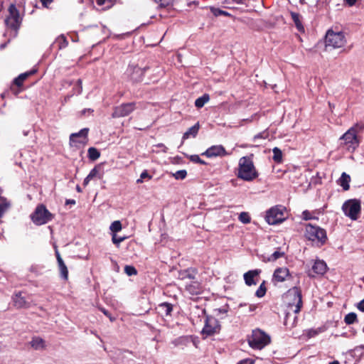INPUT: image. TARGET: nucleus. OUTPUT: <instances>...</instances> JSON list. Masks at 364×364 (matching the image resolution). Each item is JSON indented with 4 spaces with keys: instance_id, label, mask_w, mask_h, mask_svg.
Listing matches in <instances>:
<instances>
[{
    "instance_id": "nucleus-1",
    "label": "nucleus",
    "mask_w": 364,
    "mask_h": 364,
    "mask_svg": "<svg viewBox=\"0 0 364 364\" xmlns=\"http://www.w3.org/2000/svg\"><path fill=\"white\" fill-rule=\"evenodd\" d=\"M237 176L247 181H252L258 176L252 160L247 156L240 159Z\"/></svg>"
},
{
    "instance_id": "nucleus-2",
    "label": "nucleus",
    "mask_w": 364,
    "mask_h": 364,
    "mask_svg": "<svg viewBox=\"0 0 364 364\" xmlns=\"http://www.w3.org/2000/svg\"><path fill=\"white\" fill-rule=\"evenodd\" d=\"M364 129L363 124L357 123L351 127L346 133L341 137L340 140L344 141V145L347 146L348 150L354 151L359 146L360 141L358 137V134Z\"/></svg>"
},
{
    "instance_id": "nucleus-3",
    "label": "nucleus",
    "mask_w": 364,
    "mask_h": 364,
    "mask_svg": "<svg viewBox=\"0 0 364 364\" xmlns=\"http://www.w3.org/2000/svg\"><path fill=\"white\" fill-rule=\"evenodd\" d=\"M284 301L287 306V310L293 313H299L302 306L301 291L298 287L290 289L284 296Z\"/></svg>"
},
{
    "instance_id": "nucleus-4",
    "label": "nucleus",
    "mask_w": 364,
    "mask_h": 364,
    "mask_svg": "<svg viewBox=\"0 0 364 364\" xmlns=\"http://www.w3.org/2000/svg\"><path fill=\"white\" fill-rule=\"evenodd\" d=\"M247 341L252 348L261 350L270 343V337L264 331L255 329L252 331Z\"/></svg>"
},
{
    "instance_id": "nucleus-5",
    "label": "nucleus",
    "mask_w": 364,
    "mask_h": 364,
    "mask_svg": "<svg viewBox=\"0 0 364 364\" xmlns=\"http://www.w3.org/2000/svg\"><path fill=\"white\" fill-rule=\"evenodd\" d=\"M305 235L309 240L315 242L318 246L323 245L327 240L325 230L310 224L306 226Z\"/></svg>"
},
{
    "instance_id": "nucleus-6",
    "label": "nucleus",
    "mask_w": 364,
    "mask_h": 364,
    "mask_svg": "<svg viewBox=\"0 0 364 364\" xmlns=\"http://www.w3.org/2000/svg\"><path fill=\"white\" fill-rule=\"evenodd\" d=\"M31 220L36 225L48 223L53 218V215L43 205H38L31 215Z\"/></svg>"
},
{
    "instance_id": "nucleus-7",
    "label": "nucleus",
    "mask_w": 364,
    "mask_h": 364,
    "mask_svg": "<svg viewBox=\"0 0 364 364\" xmlns=\"http://www.w3.org/2000/svg\"><path fill=\"white\" fill-rule=\"evenodd\" d=\"M325 43L326 48H340L345 46L346 40L343 32L329 30L326 33Z\"/></svg>"
},
{
    "instance_id": "nucleus-8",
    "label": "nucleus",
    "mask_w": 364,
    "mask_h": 364,
    "mask_svg": "<svg viewBox=\"0 0 364 364\" xmlns=\"http://www.w3.org/2000/svg\"><path fill=\"white\" fill-rule=\"evenodd\" d=\"M285 208L282 205L272 207L266 213L265 220L269 225H276L285 220Z\"/></svg>"
},
{
    "instance_id": "nucleus-9",
    "label": "nucleus",
    "mask_w": 364,
    "mask_h": 364,
    "mask_svg": "<svg viewBox=\"0 0 364 364\" xmlns=\"http://www.w3.org/2000/svg\"><path fill=\"white\" fill-rule=\"evenodd\" d=\"M360 202L357 199L348 200L342 205V210L345 215L348 216L353 220H357L360 212Z\"/></svg>"
},
{
    "instance_id": "nucleus-10",
    "label": "nucleus",
    "mask_w": 364,
    "mask_h": 364,
    "mask_svg": "<svg viewBox=\"0 0 364 364\" xmlns=\"http://www.w3.org/2000/svg\"><path fill=\"white\" fill-rule=\"evenodd\" d=\"M6 26L16 31L21 24L19 12L15 5L11 4L9 8V15L5 20Z\"/></svg>"
},
{
    "instance_id": "nucleus-11",
    "label": "nucleus",
    "mask_w": 364,
    "mask_h": 364,
    "mask_svg": "<svg viewBox=\"0 0 364 364\" xmlns=\"http://www.w3.org/2000/svg\"><path fill=\"white\" fill-rule=\"evenodd\" d=\"M220 326L218 321L212 316H207L202 333L208 336L219 332Z\"/></svg>"
},
{
    "instance_id": "nucleus-12",
    "label": "nucleus",
    "mask_w": 364,
    "mask_h": 364,
    "mask_svg": "<svg viewBox=\"0 0 364 364\" xmlns=\"http://www.w3.org/2000/svg\"><path fill=\"white\" fill-rule=\"evenodd\" d=\"M88 129H82L77 133H73L70 136V144L73 146L80 147L85 145L87 141Z\"/></svg>"
},
{
    "instance_id": "nucleus-13",
    "label": "nucleus",
    "mask_w": 364,
    "mask_h": 364,
    "mask_svg": "<svg viewBox=\"0 0 364 364\" xmlns=\"http://www.w3.org/2000/svg\"><path fill=\"white\" fill-rule=\"evenodd\" d=\"M135 109L134 103L129 102L126 104H122L118 107L114 108V110L112 113L113 117H123L127 116L131 112H132Z\"/></svg>"
},
{
    "instance_id": "nucleus-14",
    "label": "nucleus",
    "mask_w": 364,
    "mask_h": 364,
    "mask_svg": "<svg viewBox=\"0 0 364 364\" xmlns=\"http://www.w3.org/2000/svg\"><path fill=\"white\" fill-rule=\"evenodd\" d=\"M227 154V151L222 145L212 146L211 147L208 148L204 153H203V155H205L208 158L223 156Z\"/></svg>"
},
{
    "instance_id": "nucleus-15",
    "label": "nucleus",
    "mask_w": 364,
    "mask_h": 364,
    "mask_svg": "<svg viewBox=\"0 0 364 364\" xmlns=\"http://www.w3.org/2000/svg\"><path fill=\"white\" fill-rule=\"evenodd\" d=\"M327 269V265L323 260H316L312 265L311 270L309 271V275L310 277H315L316 274H323Z\"/></svg>"
},
{
    "instance_id": "nucleus-16",
    "label": "nucleus",
    "mask_w": 364,
    "mask_h": 364,
    "mask_svg": "<svg viewBox=\"0 0 364 364\" xmlns=\"http://www.w3.org/2000/svg\"><path fill=\"white\" fill-rule=\"evenodd\" d=\"M127 73L130 79L134 82H139L142 80L144 70L138 66H129Z\"/></svg>"
},
{
    "instance_id": "nucleus-17",
    "label": "nucleus",
    "mask_w": 364,
    "mask_h": 364,
    "mask_svg": "<svg viewBox=\"0 0 364 364\" xmlns=\"http://www.w3.org/2000/svg\"><path fill=\"white\" fill-rule=\"evenodd\" d=\"M104 173L102 171V168L100 165L96 166L95 168H93L89 174L87 176V177L84 179L83 185L85 186H87L89 182L94 179V178H98L102 179L103 178Z\"/></svg>"
},
{
    "instance_id": "nucleus-18",
    "label": "nucleus",
    "mask_w": 364,
    "mask_h": 364,
    "mask_svg": "<svg viewBox=\"0 0 364 364\" xmlns=\"http://www.w3.org/2000/svg\"><path fill=\"white\" fill-rule=\"evenodd\" d=\"M14 306L18 309L28 308L29 302L22 296L21 291L15 293L12 296Z\"/></svg>"
},
{
    "instance_id": "nucleus-19",
    "label": "nucleus",
    "mask_w": 364,
    "mask_h": 364,
    "mask_svg": "<svg viewBox=\"0 0 364 364\" xmlns=\"http://www.w3.org/2000/svg\"><path fill=\"white\" fill-rule=\"evenodd\" d=\"M289 275V271L287 267H280L275 269L273 279L278 282H284Z\"/></svg>"
},
{
    "instance_id": "nucleus-20",
    "label": "nucleus",
    "mask_w": 364,
    "mask_h": 364,
    "mask_svg": "<svg viewBox=\"0 0 364 364\" xmlns=\"http://www.w3.org/2000/svg\"><path fill=\"white\" fill-rule=\"evenodd\" d=\"M186 290L191 295H197L201 291L200 284L198 281L191 280L185 285Z\"/></svg>"
},
{
    "instance_id": "nucleus-21",
    "label": "nucleus",
    "mask_w": 364,
    "mask_h": 364,
    "mask_svg": "<svg viewBox=\"0 0 364 364\" xmlns=\"http://www.w3.org/2000/svg\"><path fill=\"white\" fill-rule=\"evenodd\" d=\"M296 314L297 313H293L290 310H287L284 323L287 328H292L296 326L298 321L297 316H296Z\"/></svg>"
},
{
    "instance_id": "nucleus-22",
    "label": "nucleus",
    "mask_w": 364,
    "mask_h": 364,
    "mask_svg": "<svg viewBox=\"0 0 364 364\" xmlns=\"http://www.w3.org/2000/svg\"><path fill=\"white\" fill-rule=\"evenodd\" d=\"M261 272V270L259 269H254V270H250L244 274V279L245 282V284L248 286H251L253 284H256L257 282L255 280V278L257 277L259 273Z\"/></svg>"
},
{
    "instance_id": "nucleus-23",
    "label": "nucleus",
    "mask_w": 364,
    "mask_h": 364,
    "mask_svg": "<svg viewBox=\"0 0 364 364\" xmlns=\"http://www.w3.org/2000/svg\"><path fill=\"white\" fill-rule=\"evenodd\" d=\"M158 311L163 316H169L173 311V306L167 302L161 303L158 306Z\"/></svg>"
},
{
    "instance_id": "nucleus-24",
    "label": "nucleus",
    "mask_w": 364,
    "mask_h": 364,
    "mask_svg": "<svg viewBox=\"0 0 364 364\" xmlns=\"http://www.w3.org/2000/svg\"><path fill=\"white\" fill-rule=\"evenodd\" d=\"M350 181V177L348 174L343 172L341 176L338 179V184L343 188L344 191H348L350 188L349 183Z\"/></svg>"
},
{
    "instance_id": "nucleus-25",
    "label": "nucleus",
    "mask_w": 364,
    "mask_h": 364,
    "mask_svg": "<svg viewBox=\"0 0 364 364\" xmlns=\"http://www.w3.org/2000/svg\"><path fill=\"white\" fill-rule=\"evenodd\" d=\"M196 271L194 269H186L181 271L178 273V279L181 280L190 279L192 280L195 278Z\"/></svg>"
},
{
    "instance_id": "nucleus-26",
    "label": "nucleus",
    "mask_w": 364,
    "mask_h": 364,
    "mask_svg": "<svg viewBox=\"0 0 364 364\" xmlns=\"http://www.w3.org/2000/svg\"><path fill=\"white\" fill-rule=\"evenodd\" d=\"M199 130V123H196L193 127H190L188 131H186L183 136V140H186L188 139L190 136L195 137Z\"/></svg>"
},
{
    "instance_id": "nucleus-27",
    "label": "nucleus",
    "mask_w": 364,
    "mask_h": 364,
    "mask_svg": "<svg viewBox=\"0 0 364 364\" xmlns=\"http://www.w3.org/2000/svg\"><path fill=\"white\" fill-rule=\"evenodd\" d=\"M325 328L323 327L307 329L305 331V335L307 336L308 338H311L323 332Z\"/></svg>"
},
{
    "instance_id": "nucleus-28",
    "label": "nucleus",
    "mask_w": 364,
    "mask_h": 364,
    "mask_svg": "<svg viewBox=\"0 0 364 364\" xmlns=\"http://www.w3.org/2000/svg\"><path fill=\"white\" fill-rule=\"evenodd\" d=\"M36 71H31L28 73H24L18 75V77H16L14 80V83L18 86L20 87L22 85L23 81L31 75L33 74Z\"/></svg>"
},
{
    "instance_id": "nucleus-29",
    "label": "nucleus",
    "mask_w": 364,
    "mask_h": 364,
    "mask_svg": "<svg viewBox=\"0 0 364 364\" xmlns=\"http://www.w3.org/2000/svg\"><path fill=\"white\" fill-rule=\"evenodd\" d=\"M209 95L208 94H204L203 96L196 100L195 106L198 108H201L209 101Z\"/></svg>"
},
{
    "instance_id": "nucleus-30",
    "label": "nucleus",
    "mask_w": 364,
    "mask_h": 364,
    "mask_svg": "<svg viewBox=\"0 0 364 364\" xmlns=\"http://www.w3.org/2000/svg\"><path fill=\"white\" fill-rule=\"evenodd\" d=\"M31 345L36 350L42 349L44 348V341L38 337L33 338L31 341Z\"/></svg>"
},
{
    "instance_id": "nucleus-31",
    "label": "nucleus",
    "mask_w": 364,
    "mask_h": 364,
    "mask_svg": "<svg viewBox=\"0 0 364 364\" xmlns=\"http://www.w3.org/2000/svg\"><path fill=\"white\" fill-rule=\"evenodd\" d=\"M9 207L10 203L5 198H1L0 200V218L3 217Z\"/></svg>"
},
{
    "instance_id": "nucleus-32",
    "label": "nucleus",
    "mask_w": 364,
    "mask_h": 364,
    "mask_svg": "<svg viewBox=\"0 0 364 364\" xmlns=\"http://www.w3.org/2000/svg\"><path fill=\"white\" fill-rule=\"evenodd\" d=\"M273 156L272 159L276 163H281L282 161V152L278 147H274L272 149Z\"/></svg>"
},
{
    "instance_id": "nucleus-33",
    "label": "nucleus",
    "mask_w": 364,
    "mask_h": 364,
    "mask_svg": "<svg viewBox=\"0 0 364 364\" xmlns=\"http://www.w3.org/2000/svg\"><path fill=\"white\" fill-rule=\"evenodd\" d=\"M291 18L297 28V29L299 31H304V27L302 26V23L300 21V16L299 14H296V13H291Z\"/></svg>"
},
{
    "instance_id": "nucleus-34",
    "label": "nucleus",
    "mask_w": 364,
    "mask_h": 364,
    "mask_svg": "<svg viewBox=\"0 0 364 364\" xmlns=\"http://www.w3.org/2000/svg\"><path fill=\"white\" fill-rule=\"evenodd\" d=\"M100 156V151L97 149H95L94 147L89 148V149H88V157H89L90 159H91L92 161H95Z\"/></svg>"
},
{
    "instance_id": "nucleus-35",
    "label": "nucleus",
    "mask_w": 364,
    "mask_h": 364,
    "mask_svg": "<svg viewBox=\"0 0 364 364\" xmlns=\"http://www.w3.org/2000/svg\"><path fill=\"white\" fill-rule=\"evenodd\" d=\"M285 252L281 251V249L279 248L277 250H276L274 253H272L268 258L269 262H274L276 261L277 259L284 256Z\"/></svg>"
},
{
    "instance_id": "nucleus-36",
    "label": "nucleus",
    "mask_w": 364,
    "mask_h": 364,
    "mask_svg": "<svg viewBox=\"0 0 364 364\" xmlns=\"http://www.w3.org/2000/svg\"><path fill=\"white\" fill-rule=\"evenodd\" d=\"M110 230L112 231V234H116L117 232H119L122 230V224L119 220H115L114 221L110 227Z\"/></svg>"
},
{
    "instance_id": "nucleus-37",
    "label": "nucleus",
    "mask_w": 364,
    "mask_h": 364,
    "mask_svg": "<svg viewBox=\"0 0 364 364\" xmlns=\"http://www.w3.org/2000/svg\"><path fill=\"white\" fill-rule=\"evenodd\" d=\"M239 220L243 223V224H248L251 221V218L248 213L247 212H242L239 215Z\"/></svg>"
},
{
    "instance_id": "nucleus-38",
    "label": "nucleus",
    "mask_w": 364,
    "mask_h": 364,
    "mask_svg": "<svg viewBox=\"0 0 364 364\" xmlns=\"http://www.w3.org/2000/svg\"><path fill=\"white\" fill-rule=\"evenodd\" d=\"M356 320L357 315L355 313H349L344 318V321L347 324H352L355 323Z\"/></svg>"
},
{
    "instance_id": "nucleus-39",
    "label": "nucleus",
    "mask_w": 364,
    "mask_h": 364,
    "mask_svg": "<svg viewBox=\"0 0 364 364\" xmlns=\"http://www.w3.org/2000/svg\"><path fill=\"white\" fill-rule=\"evenodd\" d=\"M55 43L58 44V48L61 49L67 46L68 41L64 36H60L56 39Z\"/></svg>"
},
{
    "instance_id": "nucleus-40",
    "label": "nucleus",
    "mask_w": 364,
    "mask_h": 364,
    "mask_svg": "<svg viewBox=\"0 0 364 364\" xmlns=\"http://www.w3.org/2000/svg\"><path fill=\"white\" fill-rule=\"evenodd\" d=\"M266 287L264 286V282H263L259 287L258 288V289L255 292V295L259 297V298H261V297H263L264 295H265V293H266Z\"/></svg>"
},
{
    "instance_id": "nucleus-41",
    "label": "nucleus",
    "mask_w": 364,
    "mask_h": 364,
    "mask_svg": "<svg viewBox=\"0 0 364 364\" xmlns=\"http://www.w3.org/2000/svg\"><path fill=\"white\" fill-rule=\"evenodd\" d=\"M152 176L148 173V171L146 170H144L140 175V177L139 179L136 180L137 183H143L144 180H150L151 179Z\"/></svg>"
},
{
    "instance_id": "nucleus-42",
    "label": "nucleus",
    "mask_w": 364,
    "mask_h": 364,
    "mask_svg": "<svg viewBox=\"0 0 364 364\" xmlns=\"http://www.w3.org/2000/svg\"><path fill=\"white\" fill-rule=\"evenodd\" d=\"M173 176L177 180H183L186 177L187 172L186 170H179L173 173Z\"/></svg>"
},
{
    "instance_id": "nucleus-43",
    "label": "nucleus",
    "mask_w": 364,
    "mask_h": 364,
    "mask_svg": "<svg viewBox=\"0 0 364 364\" xmlns=\"http://www.w3.org/2000/svg\"><path fill=\"white\" fill-rule=\"evenodd\" d=\"M211 11L215 16H218L220 15L229 16L230 14L225 11L221 10L220 9L211 8Z\"/></svg>"
},
{
    "instance_id": "nucleus-44",
    "label": "nucleus",
    "mask_w": 364,
    "mask_h": 364,
    "mask_svg": "<svg viewBox=\"0 0 364 364\" xmlns=\"http://www.w3.org/2000/svg\"><path fill=\"white\" fill-rule=\"evenodd\" d=\"M124 272L129 276L136 275L137 274L136 269L133 266L129 265L125 266Z\"/></svg>"
},
{
    "instance_id": "nucleus-45",
    "label": "nucleus",
    "mask_w": 364,
    "mask_h": 364,
    "mask_svg": "<svg viewBox=\"0 0 364 364\" xmlns=\"http://www.w3.org/2000/svg\"><path fill=\"white\" fill-rule=\"evenodd\" d=\"M189 159L191 161L195 162V163H198V164H205V162L203 160H202L198 155H196V154L191 155L189 156Z\"/></svg>"
},
{
    "instance_id": "nucleus-46",
    "label": "nucleus",
    "mask_w": 364,
    "mask_h": 364,
    "mask_svg": "<svg viewBox=\"0 0 364 364\" xmlns=\"http://www.w3.org/2000/svg\"><path fill=\"white\" fill-rule=\"evenodd\" d=\"M126 239V237H118L116 234H112V240L114 244L119 245L120 242L124 241Z\"/></svg>"
},
{
    "instance_id": "nucleus-47",
    "label": "nucleus",
    "mask_w": 364,
    "mask_h": 364,
    "mask_svg": "<svg viewBox=\"0 0 364 364\" xmlns=\"http://www.w3.org/2000/svg\"><path fill=\"white\" fill-rule=\"evenodd\" d=\"M59 269H60V272L61 277L64 279H67L68 277V268H67L66 265L63 266V267H60Z\"/></svg>"
},
{
    "instance_id": "nucleus-48",
    "label": "nucleus",
    "mask_w": 364,
    "mask_h": 364,
    "mask_svg": "<svg viewBox=\"0 0 364 364\" xmlns=\"http://www.w3.org/2000/svg\"><path fill=\"white\" fill-rule=\"evenodd\" d=\"M98 6L107 5V8H109L112 4V0H95Z\"/></svg>"
},
{
    "instance_id": "nucleus-49",
    "label": "nucleus",
    "mask_w": 364,
    "mask_h": 364,
    "mask_svg": "<svg viewBox=\"0 0 364 364\" xmlns=\"http://www.w3.org/2000/svg\"><path fill=\"white\" fill-rule=\"evenodd\" d=\"M155 2L159 4L161 6H166L169 5L173 0H154Z\"/></svg>"
},
{
    "instance_id": "nucleus-50",
    "label": "nucleus",
    "mask_w": 364,
    "mask_h": 364,
    "mask_svg": "<svg viewBox=\"0 0 364 364\" xmlns=\"http://www.w3.org/2000/svg\"><path fill=\"white\" fill-rule=\"evenodd\" d=\"M303 218L306 220H311L312 218L311 213L308 210H304L302 213Z\"/></svg>"
},
{
    "instance_id": "nucleus-51",
    "label": "nucleus",
    "mask_w": 364,
    "mask_h": 364,
    "mask_svg": "<svg viewBox=\"0 0 364 364\" xmlns=\"http://www.w3.org/2000/svg\"><path fill=\"white\" fill-rule=\"evenodd\" d=\"M237 364H254V362L251 359H245L240 361Z\"/></svg>"
},
{
    "instance_id": "nucleus-52",
    "label": "nucleus",
    "mask_w": 364,
    "mask_h": 364,
    "mask_svg": "<svg viewBox=\"0 0 364 364\" xmlns=\"http://www.w3.org/2000/svg\"><path fill=\"white\" fill-rule=\"evenodd\" d=\"M357 307L359 310L364 312V299L358 304Z\"/></svg>"
},
{
    "instance_id": "nucleus-53",
    "label": "nucleus",
    "mask_w": 364,
    "mask_h": 364,
    "mask_svg": "<svg viewBox=\"0 0 364 364\" xmlns=\"http://www.w3.org/2000/svg\"><path fill=\"white\" fill-rule=\"evenodd\" d=\"M43 6L48 7V5L50 4L53 0H40Z\"/></svg>"
},
{
    "instance_id": "nucleus-54",
    "label": "nucleus",
    "mask_w": 364,
    "mask_h": 364,
    "mask_svg": "<svg viewBox=\"0 0 364 364\" xmlns=\"http://www.w3.org/2000/svg\"><path fill=\"white\" fill-rule=\"evenodd\" d=\"M57 261H58V267H59L65 265L62 258H58V259Z\"/></svg>"
},
{
    "instance_id": "nucleus-55",
    "label": "nucleus",
    "mask_w": 364,
    "mask_h": 364,
    "mask_svg": "<svg viewBox=\"0 0 364 364\" xmlns=\"http://www.w3.org/2000/svg\"><path fill=\"white\" fill-rule=\"evenodd\" d=\"M57 261H58V267H59L65 265L62 258H58V259Z\"/></svg>"
},
{
    "instance_id": "nucleus-56",
    "label": "nucleus",
    "mask_w": 364,
    "mask_h": 364,
    "mask_svg": "<svg viewBox=\"0 0 364 364\" xmlns=\"http://www.w3.org/2000/svg\"><path fill=\"white\" fill-rule=\"evenodd\" d=\"M357 0H346V3L350 6H353L355 2H356Z\"/></svg>"
},
{
    "instance_id": "nucleus-57",
    "label": "nucleus",
    "mask_w": 364,
    "mask_h": 364,
    "mask_svg": "<svg viewBox=\"0 0 364 364\" xmlns=\"http://www.w3.org/2000/svg\"><path fill=\"white\" fill-rule=\"evenodd\" d=\"M102 311L103 312V314L107 316H109V314H108V311L107 310H105V309H102Z\"/></svg>"
},
{
    "instance_id": "nucleus-58",
    "label": "nucleus",
    "mask_w": 364,
    "mask_h": 364,
    "mask_svg": "<svg viewBox=\"0 0 364 364\" xmlns=\"http://www.w3.org/2000/svg\"><path fill=\"white\" fill-rule=\"evenodd\" d=\"M55 255H56L57 260L58 259V258H61L60 255L58 250L55 251Z\"/></svg>"
},
{
    "instance_id": "nucleus-59",
    "label": "nucleus",
    "mask_w": 364,
    "mask_h": 364,
    "mask_svg": "<svg viewBox=\"0 0 364 364\" xmlns=\"http://www.w3.org/2000/svg\"><path fill=\"white\" fill-rule=\"evenodd\" d=\"M76 190H77V192H80V193L82 192V190H81V188H80V187L79 186H77Z\"/></svg>"
},
{
    "instance_id": "nucleus-60",
    "label": "nucleus",
    "mask_w": 364,
    "mask_h": 364,
    "mask_svg": "<svg viewBox=\"0 0 364 364\" xmlns=\"http://www.w3.org/2000/svg\"><path fill=\"white\" fill-rule=\"evenodd\" d=\"M261 137H262L261 134H257V135H256V136H255V139H256V138H261Z\"/></svg>"
},
{
    "instance_id": "nucleus-61",
    "label": "nucleus",
    "mask_w": 364,
    "mask_h": 364,
    "mask_svg": "<svg viewBox=\"0 0 364 364\" xmlns=\"http://www.w3.org/2000/svg\"><path fill=\"white\" fill-rule=\"evenodd\" d=\"M329 364H339V363L338 361H333L330 363Z\"/></svg>"
},
{
    "instance_id": "nucleus-62",
    "label": "nucleus",
    "mask_w": 364,
    "mask_h": 364,
    "mask_svg": "<svg viewBox=\"0 0 364 364\" xmlns=\"http://www.w3.org/2000/svg\"><path fill=\"white\" fill-rule=\"evenodd\" d=\"M158 146H159V147H163V146H164V144H158Z\"/></svg>"
},
{
    "instance_id": "nucleus-63",
    "label": "nucleus",
    "mask_w": 364,
    "mask_h": 364,
    "mask_svg": "<svg viewBox=\"0 0 364 364\" xmlns=\"http://www.w3.org/2000/svg\"><path fill=\"white\" fill-rule=\"evenodd\" d=\"M77 82H78L80 85H81V83H82L80 80H77Z\"/></svg>"
},
{
    "instance_id": "nucleus-64",
    "label": "nucleus",
    "mask_w": 364,
    "mask_h": 364,
    "mask_svg": "<svg viewBox=\"0 0 364 364\" xmlns=\"http://www.w3.org/2000/svg\"><path fill=\"white\" fill-rule=\"evenodd\" d=\"M363 282H364V278H363Z\"/></svg>"
}]
</instances>
